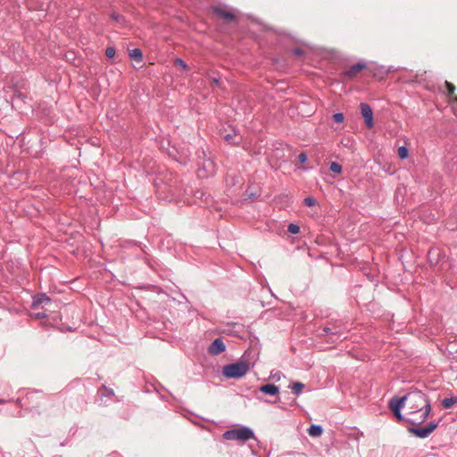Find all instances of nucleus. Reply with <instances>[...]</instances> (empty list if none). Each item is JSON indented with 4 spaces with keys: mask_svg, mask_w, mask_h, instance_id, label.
I'll return each mask as SVG.
<instances>
[{
    "mask_svg": "<svg viewBox=\"0 0 457 457\" xmlns=\"http://www.w3.org/2000/svg\"><path fill=\"white\" fill-rule=\"evenodd\" d=\"M403 397L409 410L406 421L414 426L424 423L431 412L429 398L420 390H411Z\"/></svg>",
    "mask_w": 457,
    "mask_h": 457,
    "instance_id": "1",
    "label": "nucleus"
},
{
    "mask_svg": "<svg viewBox=\"0 0 457 457\" xmlns=\"http://www.w3.org/2000/svg\"><path fill=\"white\" fill-rule=\"evenodd\" d=\"M249 364L245 361H237L223 367L222 373L228 378H240L249 371Z\"/></svg>",
    "mask_w": 457,
    "mask_h": 457,
    "instance_id": "2",
    "label": "nucleus"
},
{
    "mask_svg": "<svg viewBox=\"0 0 457 457\" xmlns=\"http://www.w3.org/2000/svg\"><path fill=\"white\" fill-rule=\"evenodd\" d=\"M254 436L253 431L248 427H240L232 428L223 433V437L227 440L247 441Z\"/></svg>",
    "mask_w": 457,
    "mask_h": 457,
    "instance_id": "3",
    "label": "nucleus"
},
{
    "mask_svg": "<svg viewBox=\"0 0 457 457\" xmlns=\"http://www.w3.org/2000/svg\"><path fill=\"white\" fill-rule=\"evenodd\" d=\"M216 173V164L211 158L204 159L202 163L199 164L197 170V176L200 179H205L213 176Z\"/></svg>",
    "mask_w": 457,
    "mask_h": 457,
    "instance_id": "4",
    "label": "nucleus"
},
{
    "mask_svg": "<svg viewBox=\"0 0 457 457\" xmlns=\"http://www.w3.org/2000/svg\"><path fill=\"white\" fill-rule=\"evenodd\" d=\"M404 404H405V402L403 400V397H399V396L392 397L388 403V408L394 412L395 418L399 421H406V420H408V416L405 417L401 412Z\"/></svg>",
    "mask_w": 457,
    "mask_h": 457,
    "instance_id": "5",
    "label": "nucleus"
},
{
    "mask_svg": "<svg viewBox=\"0 0 457 457\" xmlns=\"http://www.w3.org/2000/svg\"><path fill=\"white\" fill-rule=\"evenodd\" d=\"M438 425L439 422L433 421L422 428L410 427L408 428V431L417 437L426 438L438 427Z\"/></svg>",
    "mask_w": 457,
    "mask_h": 457,
    "instance_id": "6",
    "label": "nucleus"
},
{
    "mask_svg": "<svg viewBox=\"0 0 457 457\" xmlns=\"http://www.w3.org/2000/svg\"><path fill=\"white\" fill-rule=\"evenodd\" d=\"M360 110L361 115L365 120V124L368 128H372L374 126L373 122V112L371 107L366 103H361Z\"/></svg>",
    "mask_w": 457,
    "mask_h": 457,
    "instance_id": "7",
    "label": "nucleus"
},
{
    "mask_svg": "<svg viewBox=\"0 0 457 457\" xmlns=\"http://www.w3.org/2000/svg\"><path fill=\"white\" fill-rule=\"evenodd\" d=\"M226 350V345L220 338H216L209 346V353L212 355H218Z\"/></svg>",
    "mask_w": 457,
    "mask_h": 457,
    "instance_id": "8",
    "label": "nucleus"
},
{
    "mask_svg": "<svg viewBox=\"0 0 457 457\" xmlns=\"http://www.w3.org/2000/svg\"><path fill=\"white\" fill-rule=\"evenodd\" d=\"M367 68L364 62H357L344 71V76L347 79H353L358 72Z\"/></svg>",
    "mask_w": 457,
    "mask_h": 457,
    "instance_id": "9",
    "label": "nucleus"
},
{
    "mask_svg": "<svg viewBox=\"0 0 457 457\" xmlns=\"http://www.w3.org/2000/svg\"><path fill=\"white\" fill-rule=\"evenodd\" d=\"M212 10L216 15L226 21H232L235 18L234 13L226 8L220 6H213Z\"/></svg>",
    "mask_w": 457,
    "mask_h": 457,
    "instance_id": "10",
    "label": "nucleus"
},
{
    "mask_svg": "<svg viewBox=\"0 0 457 457\" xmlns=\"http://www.w3.org/2000/svg\"><path fill=\"white\" fill-rule=\"evenodd\" d=\"M260 392L269 395H276L279 392L278 386L273 385V384H266L262 386L259 388Z\"/></svg>",
    "mask_w": 457,
    "mask_h": 457,
    "instance_id": "11",
    "label": "nucleus"
},
{
    "mask_svg": "<svg viewBox=\"0 0 457 457\" xmlns=\"http://www.w3.org/2000/svg\"><path fill=\"white\" fill-rule=\"evenodd\" d=\"M51 302V299L45 294H41L34 297L33 300V307H36L38 304L42 303H49Z\"/></svg>",
    "mask_w": 457,
    "mask_h": 457,
    "instance_id": "12",
    "label": "nucleus"
},
{
    "mask_svg": "<svg viewBox=\"0 0 457 457\" xmlns=\"http://www.w3.org/2000/svg\"><path fill=\"white\" fill-rule=\"evenodd\" d=\"M323 432V428L320 425L312 424L308 429V433L312 436H320Z\"/></svg>",
    "mask_w": 457,
    "mask_h": 457,
    "instance_id": "13",
    "label": "nucleus"
},
{
    "mask_svg": "<svg viewBox=\"0 0 457 457\" xmlns=\"http://www.w3.org/2000/svg\"><path fill=\"white\" fill-rule=\"evenodd\" d=\"M304 387H305V385L302 382H295L289 386V388L292 390L293 394L295 395H299Z\"/></svg>",
    "mask_w": 457,
    "mask_h": 457,
    "instance_id": "14",
    "label": "nucleus"
},
{
    "mask_svg": "<svg viewBox=\"0 0 457 457\" xmlns=\"http://www.w3.org/2000/svg\"><path fill=\"white\" fill-rule=\"evenodd\" d=\"M129 57L136 62H142L143 54L140 49L134 48L129 51Z\"/></svg>",
    "mask_w": 457,
    "mask_h": 457,
    "instance_id": "15",
    "label": "nucleus"
},
{
    "mask_svg": "<svg viewBox=\"0 0 457 457\" xmlns=\"http://www.w3.org/2000/svg\"><path fill=\"white\" fill-rule=\"evenodd\" d=\"M457 403V396H452L449 398H445L441 404L445 409L451 408L453 404Z\"/></svg>",
    "mask_w": 457,
    "mask_h": 457,
    "instance_id": "16",
    "label": "nucleus"
},
{
    "mask_svg": "<svg viewBox=\"0 0 457 457\" xmlns=\"http://www.w3.org/2000/svg\"><path fill=\"white\" fill-rule=\"evenodd\" d=\"M224 140L233 145H238L240 143V137L237 136H232L231 134H227L224 137Z\"/></svg>",
    "mask_w": 457,
    "mask_h": 457,
    "instance_id": "17",
    "label": "nucleus"
},
{
    "mask_svg": "<svg viewBox=\"0 0 457 457\" xmlns=\"http://www.w3.org/2000/svg\"><path fill=\"white\" fill-rule=\"evenodd\" d=\"M329 170L334 173L339 174L342 172V166L336 162H332L329 165Z\"/></svg>",
    "mask_w": 457,
    "mask_h": 457,
    "instance_id": "18",
    "label": "nucleus"
},
{
    "mask_svg": "<svg viewBox=\"0 0 457 457\" xmlns=\"http://www.w3.org/2000/svg\"><path fill=\"white\" fill-rule=\"evenodd\" d=\"M287 231L291 234H298L300 232V228L296 224L290 223L287 227Z\"/></svg>",
    "mask_w": 457,
    "mask_h": 457,
    "instance_id": "19",
    "label": "nucleus"
},
{
    "mask_svg": "<svg viewBox=\"0 0 457 457\" xmlns=\"http://www.w3.org/2000/svg\"><path fill=\"white\" fill-rule=\"evenodd\" d=\"M174 65L175 66H179V67L182 68L183 70H187V62L184 60L180 59V58H176L174 60Z\"/></svg>",
    "mask_w": 457,
    "mask_h": 457,
    "instance_id": "20",
    "label": "nucleus"
},
{
    "mask_svg": "<svg viewBox=\"0 0 457 457\" xmlns=\"http://www.w3.org/2000/svg\"><path fill=\"white\" fill-rule=\"evenodd\" d=\"M408 149L405 146H400L398 148V155L401 159H405L408 156Z\"/></svg>",
    "mask_w": 457,
    "mask_h": 457,
    "instance_id": "21",
    "label": "nucleus"
},
{
    "mask_svg": "<svg viewBox=\"0 0 457 457\" xmlns=\"http://www.w3.org/2000/svg\"><path fill=\"white\" fill-rule=\"evenodd\" d=\"M115 53H116L115 48H114V47H112V46H109V47H107V48H106V50H105V55H106L109 59L113 58V57H114V55H115Z\"/></svg>",
    "mask_w": 457,
    "mask_h": 457,
    "instance_id": "22",
    "label": "nucleus"
},
{
    "mask_svg": "<svg viewBox=\"0 0 457 457\" xmlns=\"http://www.w3.org/2000/svg\"><path fill=\"white\" fill-rule=\"evenodd\" d=\"M270 376L275 381H279L283 375L279 370H272Z\"/></svg>",
    "mask_w": 457,
    "mask_h": 457,
    "instance_id": "23",
    "label": "nucleus"
},
{
    "mask_svg": "<svg viewBox=\"0 0 457 457\" xmlns=\"http://www.w3.org/2000/svg\"><path fill=\"white\" fill-rule=\"evenodd\" d=\"M303 203L306 206H314L316 204V200L315 198L309 196L303 200Z\"/></svg>",
    "mask_w": 457,
    "mask_h": 457,
    "instance_id": "24",
    "label": "nucleus"
},
{
    "mask_svg": "<svg viewBox=\"0 0 457 457\" xmlns=\"http://www.w3.org/2000/svg\"><path fill=\"white\" fill-rule=\"evenodd\" d=\"M333 119L337 123H342L344 121V114L341 112H337L333 115Z\"/></svg>",
    "mask_w": 457,
    "mask_h": 457,
    "instance_id": "25",
    "label": "nucleus"
},
{
    "mask_svg": "<svg viewBox=\"0 0 457 457\" xmlns=\"http://www.w3.org/2000/svg\"><path fill=\"white\" fill-rule=\"evenodd\" d=\"M445 87H447L448 94L450 96H452L454 93V90H455L454 85L450 83V82H448V81H445Z\"/></svg>",
    "mask_w": 457,
    "mask_h": 457,
    "instance_id": "26",
    "label": "nucleus"
},
{
    "mask_svg": "<svg viewBox=\"0 0 457 457\" xmlns=\"http://www.w3.org/2000/svg\"><path fill=\"white\" fill-rule=\"evenodd\" d=\"M307 160V155L305 153H301L299 154L298 155V161L301 162V163H304Z\"/></svg>",
    "mask_w": 457,
    "mask_h": 457,
    "instance_id": "27",
    "label": "nucleus"
},
{
    "mask_svg": "<svg viewBox=\"0 0 457 457\" xmlns=\"http://www.w3.org/2000/svg\"><path fill=\"white\" fill-rule=\"evenodd\" d=\"M294 54H295V55H302V54H303V50H302V49H300V48H295V49L294 50Z\"/></svg>",
    "mask_w": 457,
    "mask_h": 457,
    "instance_id": "28",
    "label": "nucleus"
},
{
    "mask_svg": "<svg viewBox=\"0 0 457 457\" xmlns=\"http://www.w3.org/2000/svg\"><path fill=\"white\" fill-rule=\"evenodd\" d=\"M323 330H324V332L326 334H335V332H333L332 329L330 328H328V327L324 328Z\"/></svg>",
    "mask_w": 457,
    "mask_h": 457,
    "instance_id": "29",
    "label": "nucleus"
},
{
    "mask_svg": "<svg viewBox=\"0 0 457 457\" xmlns=\"http://www.w3.org/2000/svg\"><path fill=\"white\" fill-rule=\"evenodd\" d=\"M212 81L215 85H220V79H217V78H213L212 79Z\"/></svg>",
    "mask_w": 457,
    "mask_h": 457,
    "instance_id": "30",
    "label": "nucleus"
},
{
    "mask_svg": "<svg viewBox=\"0 0 457 457\" xmlns=\"http://www.w3.org/2000/svg\"><path fill=\"white\" fill-rule=\"evenodd\" d=\"M37 317H38V318H45V317H46V314H45V313H37Z\"/></svg>",
    "mask_w": 457,
    "mask_h": 457,
    "instance_id": "31",
    "label": "nucleus"
},
{
    "mask_svg": "<svg viewBox=\"0 0 457 457\" xmlns=\"http://www.w3.org/2000/svg\"><path fill=\"white\" fill-rule=\"evenodd\" d=\"M112 19H114V20H116V21H118V20H119V15H117V14H114V13H113V14H112Z\"/></svg>",
    "mask_w": 457,
    "mask_h": 457,
    "instance_id": "32",
    "label": "nucleus"
},
{
    "mask_svg": "<svg viewBox=\"0 0 457 457\" xmlns=\"http://www.w3.org/2000/svg\"><path fill=\"white\" fill-rule=\"evenodd\" d=\"M453 100L454 102H456V103H457V96H454L453 97Z\"/></svg>",
    "mask_w": 457,
    "mask_h": 457,
    "instance_id": "33",
    "label": "nucleus"
},
{
    "mask_svg": "<svg viewBox=\"0 0 457 457\" xmlns=\"http://www.w3.org/2000/svg\"><path fill=\"white\" fill-rule=\"evenodd\" d=\"M108 395H113V390H109Z\"/></svg>",
    "mask_w": 457,
    "mask_h": 457,
    "instance_id": "34",
    "label": "nucleus"
}]
</instances>
